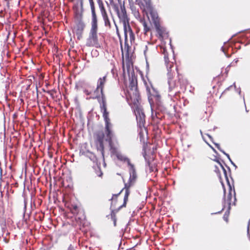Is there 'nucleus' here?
Returning a JSON list of instances; mask_svg holds the SVG:
<instances>
[{
  "mask_svg": "<svg viewBox=\"0 0 250 250\" xmlns=\"http://www.w3.org/2000/svg\"><path fill=\"white\" fill-rule=\"evenodd\" d=\"M153 9L151 11H149L150 13V15L151 17L152 20L154 25H156L158 23H160V19L159 18L158 15L157 13L154 12Z\"/></svg>",
  "mask_w": 250,
  "mask_h": 250,
  "instance_id": "b1692460",
  "label": "nucleus"
},
{
  "mask_svg": "<svg viewBox=\"0 0 250 250\" xmlns=\"http://www.w3.org/2000/svg\"><path fill=\"white\" fill-rule=\"evenodd\" d=\"M160 52L163 53L164 55V59L165 61V62L167 65V67L168 69V75L170 76V72H169V69H171L173 66V62H170L169 61L168 58V52L167 51V48L161 46H160Z\"/></svg>",
  "mask_w": 250,
  "mask_h": 250,
  "instance_id": "dca6fc26",
  "label": "nucleus"
},
{
  "mask_svg": "<svg viewBox=\"0 0 250 250\" xmlns=\"http://www.w3.org/2000/svg\"><path fill=\"white\" fill-rule=\"evenodd\" d=\"M139 5L143 11L146 14L148 11H151L153 9L150 0H140Z\"/></svg>",
  "mask_w": 250,
  "mask_h": 250,
  "instance_id": "2eb2a0df",
  "label": "nucleus"
},
{
  "mask_svg": "<svg viewBox=\"0 0 250 250\" xmlns=\"http://www.w3.org/2000/svg\"><path fill=\"white\" fill-rule=\"evenodd\" d=\"M117 159L122 162H126L129 167V170L130 177L128 181L135 182L137 178V174L135 168L133 164H132L130 160L125 155L122 154L120 152L115 156Z\"/></svg>",
  "mask_w": 250,
  "mask_h": 250,
  "instance_id": "1a4fd4ad",
  "label": "nucleus"
},
{
  "mask_svg": "<svg viewBox=\"0 0 250 250\" xmlns=\"http://www.w3.org/2000/svg\"><path fill=\"white\" fill-rule=\"evenodd\" d=\"M104 134L103 131H98L96 134L95 144L98 150H99L102 155L104 152Z\"/></svg>",
  "mask_w": 250,
  "mask_h": 250,
  "instance_id": "9b49d317",
  "label": "nucleus"
},
{
  "mask_svg": "<svg viewBox=\"0 0 250 250\" xmlns=\"http://www.w3.org/2000/svg\"><path fill=\"white\" fill-rule=\"evenodd\" d=\"M155 28L156 29L157 33L159 35V37L160 38L163 39L166 34V30L165 29L161 26L160 23H158L155 25Z\"/></svg>",
  "mask_w": 250,
  "mask_h": 250,
  "instance_id": "412c9836",
  "label": "nucleus"
},
{
  "mask_svg": "<svg viewBox=\"0 0 250 250\" xmlns=\"http://www.w3.org/2000/svg\"><path fill=\"white\" fill-rule=\"evenodd\" d=\"M100 104V109L103 113V116L105 122V124L111 123L109 117V112L107 111L106 98L103 97V99L98 100Z\"/></svg>",
  "mask_w": 250,
  "mask_h": 250,
  "instance_id": "9d476101",
  "label": "nucleus"
},
{
  "mask_svg": "<svg viewBox=\"0 0 250 250\" xmlns=\"http://www.w3.org/2000/svg\"><path fill=\"white\" fill-rule=\"evenodd\" d=\"M98 1V4L99 5V8L100 9L101 13L102 16L103 18V20L104 21V25L105 26L110 28L111 27L110 21L108 18V16L107 13L106 11V10L104 7V4L101 0H100V1Z\"/></svg>",
  "mask_w": 250,
  "mask_h": 250,
  "instance_id": "f8f14e48",
  "label": "nucleus"
},
{
  "mask_svg": "<svg viewBox=\"0 0 250 250\" xmlns=\"http://www.w3.org/2000/svg\"><path fill=\"white\" fill-rule=\"evenodd\" d=\"M89 1L91 14H92V19H91V28H98V21L95 12L94 2L93 0H88Z\"/></svg>",
  "mask_w": 250,
  "mask_h": 250,
  "instance_id": "ddd939ff",
  "label": "nucleus"
},
{
  "mask_svg": "<svg viewBox=\"0 0 250 250\" xmlns=\"http://www.w3.org/2000/svg\"><path fill=\"white\" fill-rule=\"evenodd\" d=\"M147 164L149 167L150 171H153L155 168V166L151 165L149 161L147 162Z\"/></svg>",
  "mask_w": 250,
  "mask_h": 250,
  "instance_id": "7c9ffc66",
  "label": "nucleus"
},
{
  "mask_svg": "<svg viewBox=\"0 0 250 250\" xmlns=\"http://www.w3.org/2000/svg\"><path fill=\"white\" fill-rule=\"evenodd\" d=\"M121 1V0H118V1Z\"/></svg>",
  "mask_w": 250,
  "mask_h": 250,
  "instance_id": "c03bdc74",
  "label": "nucleus"
},
{
  "mask_svg": "<svg viewBox=\"0 0 250 250\" xmlns=\"http://www.w3.org/2000/svg\"><path fill=\"white\" fill-rule=\"evenodd\" d=\"M121 49H122V52L123 53L124 49L123 48L122 44L121 42Z\"/></svg>",
  "mask_w": 250,
  "mask_h": 250,
  "instance_id": "58836bf2",
  "label": "nucleus"
},
{
  "mask_svg": "<svg viewBox=\"0 0 250 250\" xmlns=\"http://www.w3.org/2000/svg\"><path fill=\"white\" fill-rule=\"evenodd\" d=\"M68 250H74L73 247H72V246L71 245H70L68 248Z\"/></svg>",
  "mask_w": 250,
  "mask_h": 250,
  "instance_id": "72a5a7b5",
  "label": "nucleus"
},
{
  "mask_svg": "<svg viewBox=\"0 0 250 250\" xmlns=\"http://www.w3.org/2000/svg\"><path fill=\"white\" fill-rule=\"evenodd\" d=\"M83 209L78 207L77 205L72 204L71 205L70 208V211L75 216L78 213H79L80 210H82Z\"/></svg>",
  "mask_w": 250,
  "mask_h": 250,
  "instance_id": "393cba45",
  "label": "nucleus"
},
{
  "mask_svg": "<svg viewBox=\"0 0 250 250\" xmlns=\"http://www.w3.org/2000/svg\"><path fill=\"white\" fill-rule=\"evenodd\" d=\"M106 81V75L102 77H100L97 82L96 88L94 90L85 89L84 90V93L93 99L100 100L103 99L104 97L106 98L104 92V89Z\"/></svg>",
  "mask_w": 250,
  "mask_h": 250,
  "instance_id": "7ed1b4c3",
  "label": "nucleus"
},
{
  "mask_svg": "<svg viewBox=\"0 0 250 250\" xmlns=\"http://www.w3.org/2000/svg\"><path fill=\"white\" fill-rule=\"evenodd\" d=\"M84 27V23L81 20H80L74 27L73 30L77 35L80 36L82 34Z\"/></svg>",
  "mask_w": 250,
  "mask_h": 250,
  "instance_id": "aec40b11",
  "label": "nucleus"
},
{
  "mask_svg": "<svg viewBox=\"0 0 250 250\" xmlns=\"http://www.w3.org/2000/svg\"><path fill=\"white\" fill-rule=\"evenodd\" d=\"M118 2L119 5L114 2L110 4L117 13L120 21L123 23V25H125L129 23V19L127 16L124 3L122 4L121 1Z\"/></svg>",
  "mask_w": 250,
  "mask_h": 250,
  "instance_id": "20e7f679",
  "label": "nucleus"
},
{
  "mask_svg": "<svg viewBox=\"0 0 250 250\" xmlns=\"http://www.w3.org/2000/svg\"><path fill=\"white\" fill-rule=\"evenodd\" d=\"M98 28H91L89 36L87 41V44L89 46L100 47L101 44L104 42V37L98 38L97 35Z\"/></svg>",
  "mask_w": 250,
  "mask_h": 250,
  "instance_id": "6e6552de",
  "label": "nucleus"
},
{
  "mask_svg": "<svg viewBox=\"0 0 250 250\" xmlns=\"http://www.w3.org/2000/svg\"><path fill=\"white\" fill-rule=\"evenodd\" d=\"M146 155V151H145L144 154V156L145 157Z\"/></svg>",
  "mask_w": 250,
  "mask_h": 250,
  "instance_id": "a19ab883",
  "label": "nucleus"
},
{
  "mask_svg": "<svg viewBox=\"0 0 250 250\" xmlns=\"http://www.w3.org/2000/svg\"><path fill=\"white\" fill-rule=\"evenodd\" d=\"M232 198V194L231 193V190L229 192L228 195H227V202L228 205L230 206L231 204V199Z\"/></svg>",
  "mask_w": 250,
  "mask_h": 250,
  "instance_id": "c85d7f7f",
  "label": "nucleus"
},
{
  "mask_svg": "<svg viewBox=\"0 0 250 250\" xmlns=\"http://www.w3.org/2000/svg\"><path fill=\"white\" fill-rule=\"evenodd\" d=\"M145 48H146L145 50H144V54H145V55H146V51H147V48H148L147 46H146Z\"/></svg>",
  "mask_w": 250,
  "mask_h": 250,
  "instance_id": "f704fd0d",
  "label": "nucleus"
},
{
  "mask_svg": "<svg viewBox=\"0 0 250 250\" xmlns=\"http://www.w3.org/2000/svg\"><path fill=\"white\" fill-rule=\"evenodd\" d=\"M234 200H236V198H235V196L234 197Z\"/></svg>",
  "mask_w": 250,
  "mask_h": 250,
  "instance_id": "37998d69",
  "label": "nucleus"
},
{
  "mask_svg": "<svg viewBox=\"0 0 250 250\" xmlns=\"http://www.w3.org/2000/svg\"><path fill=\"white\" fill-rule=\"evenodd\" d=\"M93 172L94 173L96 176H98L99 177H102L103 173L101 170V168L100 165H98L97 164H94L93 166Z\"/></svg>",
  "mask_w": 250,
  "mask_h": 250,
  "instance_id": "5701e85b",
  "label": "nucleus"
},
{
  "mask_svg": "<svg viewBox=\"0 0 250 250\" xmlns=\"http://www.w3.org/2000/svg\"><path fill=\"white\" fill-rule=\"evenodd\" d=\"M135 182L128 181L125 184V188L118 194H113L111 199V203L110 208L111 209V217L114 221V226H116V214L123 208L126 207L128 197L130 193V188L134 185Z\"/></svg>",
  "mask_w": 250,
  "mask_h": 250,
  "instance_id": "f257e3e1",
  "label": "nucleus"
},
{
  "mask_svg": "<svg viewBox=\"0 0 250 250\" xmlns=\"http://www.w3.org/2000/svg\"><path fill=\"white\" fill-rule=\"evenodd\" d=\"M223 152L225 155H226L228 156V157L229 158V154H228L226 153L224 151H223Z\"/></svg>",
  "mask_w": 250,
  "mask_h": 250,
  "instance_id": "4c0bfd02",
  "label": "nucleus"
},
{
  "mask_svg": "<svg viewBox=\"0 0 250 250\" xmlns=\"http://www.w3.org/2000/svg\"><path fill=\"white\" fill-rule=\"evenodd\" d=\"M168 83L170 91L176 89L178 87V84H176L175 82L173 81L170 77H169Z\"/></svg>",
  "mask_w": 250,
  "mask_h": 250,
  "instance_id": "bb28decb",
  "label": "nucleus"
},
{
  "mask_svg": "<svg viewBox=\"0 0 250 250\" xmlns=\"http://www.w3.org/2000/svg\"><path fill=\"white\" fill-rule=\"evenodd\" d=\"M218 164H219L220 167H221V168L223 170V172H224V175L225 176V177L226 178H227V171H226V170L225 169V168H224L223 166L219 161H218Z\"/></svg>",
  "mask_w": 250,
  "mask_h": 250,
  "instance_id": "c756f323",
  "label": "nucleus"
},
{
  "mask_svg": "<svg viewBox=\"0 0 250 250\" xmlns=\"http://www.w3.org/2000/svg\"><path fill=\"white\" fill-rule=\"evenodd\" d=\"M125 35V47L124 49L126 50L127 55H129L128 50L130 46L128 42L132 44L135 41L134 34L129 25V23L123 25Z\"/></svg>",
  "mask_w": 250,
  "mask_h": 250,
  "instance_id": "423d86ee",
  "label": "nucleus"
},
{
  "mask_svg": "<svg viewBox=\"0 0 250 250\" xmlns=\"http://www.w3.org/2000/svg\"><path fill=\"white\" fill-rule=\"evenodd\" d=\"M134 14L136 18H140L139 21L143 26L144 33L145 35H147L148 33L150 31V28L149 26L148 25L147 22L146 21L144 18H140V15L138 11H135Z\"/></svg>",
  "mask_w": 250,
  "mask_h": 250,
  "instance_id": "f3484780",
  "label": "nucleus"
},
{
  "mask_svg": "<svg viewBox=\"0 0 250 250\" xmlns=\"http://www.w3.org/2000/svg\"><path fill=\"white\" fill-rule=\"evenodd\" d=\"M129 76V86L126 90H138L137 87V76L135 75L134 72L132 70L131 73V76Z\"/></svg>",
  "mask_w": 250,
  "mask_h": 250,
  "instance_id": "4468645a",
  "label": "nucleus"
},
{
  "mask_svg": "<svg viewBox=\"0 0 250 250\" xmlns=\"http://www.w3.org/2000/svg\"><path fill=\"white\" fill-rule=\"evenodd\" d=\"M76 223H73V225L81 226L85 219V215L83 210H80L79 213L75 216Z\"/></svg>",
  "mask_w": 250,
  "mask_h": 250,
  "instance_id": "6ab92c4d",
  "label": "nucleus"
},
{
  "mask_svg": "<svg viewBox=\"0 0 250 250\" xmlns=\"http://www.w3.org/2000/svg\"><path fill=\"white\" fill-rule=\"evenodd\" d=\"M125 96L128 104L133 109L136 116L145 114L141 105V97L138 90H126Z\"/></svg>",
  "mask_w": 250,
  "mask_h": 250,
  "instance_id": "f03ea898",
  "label": "nucleus"
},
{
  "mask_svg": "<svg viewBox=\"0 0 250 250\" xmlns=\"http://www.w3.org/2000/svg\"><path fill=\"white\" fill-rule=\"evenodd\" d=\"M143 81L146 87L148 99L149 102L151 103V102L153 101V98H155L158 103H160L161 96L158 91L154 88L149 80L147 79V80H146L143 78Z\"/></svg>",
  "mask_w": 250,
  "mask_h": 250,
  "instance_id": "0eeeda50",
  "label": "nucleus"
},
{
  "mask_svg": "<svg viewBox=\"0 0 250 250\" xmlns=\"http://www.w3.org/2000/svg\"><path fill=\"white\" fill-rule=\"evenodd\" d=\"M46 92L48 94H49V95H50L53 98H54V93H56V91L55 90H52L47 91Z\"/></svg>",
  "mask_w": 250,
  "mask_h": 250,
  "instance_id": "2f4dec72",
  "label": "nucleus"
},
{
  "mask_svg": "<svg viewBox=\"0 0 250 250\" xmlns=\"http://www.w3.org/2000/svg\"><path fill=\"white\" fill-rule=\"evenodd\" d=\"M109 145L110 146V150L111 153L113 155L116 156L120 152V151L118 150V149L116 147L113 146L112 142H111V143H109Z\"/></svg>",
  "mask_w": 250,
  "mask_h": 250,
  "instance_id": "cd10ccee",
  "label": "nucleus"
},
{
  "mask_svg": "<svg viewBox=\"0 0 250 250\" xmlns=\"http://www.w3.org/2000/svg\"><path fill=\"white\" fill-rule=\"evenodd\" d=\"M177 92H179V91L175 90V93H176Z\"/></svg>",
  "mask_w": 250,
  "mask_h": 250,
  "instance_id": "79ce46f5",
  "label": "nucleus"
},
{
  "mask_svg": "<svg viewBox=\"0 0 250 250\" xmlns=\"http://www.w3.org/2000/svg\"><path fill=\"white\" fill-rule=\"evenodd\" d=\"M98 1H100V0H98Z\"/></svg>",
  "mask_w": 250,
  "mask_h": 250,
  "instance_id": "a18cd8bd",
  "label": "nucleus"
},
{
  "mask_svg": "<svg viewBox=\"0 0 250 250\" xmlns=\"http://www.w3.org/2000/svg\"><path fill=\"white\" fill-rule=\"evenodd\" d=\"M125 66L126 68L127 72L129 75H130V71L131 67H132L133 64L128 59L126 60L125 63L124 62H123V70L124 74L125 73Z\"/></svg>",
  "mask_w": 250,
  "mask_h": 250,
  "instance_id": "4be33fe9",
  "label": "nucleus"
},
{
  "mask_svg": "<svg viewBox=\"0 0 250 250\" xmlns=\"http://www.w3.org/2000/svg\"><path fill=\"white\" fill-rule=\"evenodd\" d=\"M215 145L217 147V148L218 149L220 150V146H219V144H215Z\"/></svg>",
  "mask_w": 250,
  "mask_h": 250,
  "instance_id": "c9c22d12",
  "label": "nucleus"
},
{
  "mask_svg": "<svg viewBox=\"0 0 250 250\" xmlns=\"http://www.w3.org/2000/svg\"><path fill=\"white\" fill-rule=\"evenodd\" d=\"M109 0L110 1V4H112V3H113V0Z\"/></svg>",
  "mask_w": 250,
  "mask_h": 250,
  "instance_id": "ea45409f",
  "label": "nucleus"
},
{
  "mask_svg": "<svg viewBox=\"0 0 250 250\" xmlns=\"http://www.w3.org/2000/svg\"><path fill=\"white\" fill-rule=\"evenodd\" d=\"M112 126L111 123L105 124V140L109 143H111L112 142V138L114 136V134L112 131Z\"/></svg>",
  "mask_w": 250,
  "mask_h": 250,
  "instance_id": "a211bd4d",
  "label": "nucleus"
},
{
  "mask_svg": "<svg viewBox=\"0 0 250 250\" xmlns=\"http://www.w3.org/2000/svg\"><path fill=\"white\" fill-rule=\"evenodd\" d=\"M86 156L92 161L94 164H97V158L96 155L90 152H88L86 153Z\"/></svg>",
  "mask_w": 250,
  "mask_h": 250,
  "instance_id": "a878e982",
  "label": "nucleus"
},
{
  "mask_svg": "<svg viewBox=\"0 0 250 250\" xmlns=\"http://www.w3.org/2000/svg\"><path fill=\"white\" fill-rule=\"evenodd\" d=\"M228 217H229V215L226 213L224 214V215L223 216V219L226 222H228Z\"/></svg>",
  "mask_w": 250,
  "mask_h": 250,
  "instance_id": "473e14b6",
  "label": "nucleus"
},
{
  "mask_svg": "<svg viewBox=\"0 0 250 250\" xmlns=\"http://www.w3.org/2000/svg\"><path fill=\"white\" fill-rule=\"evenodd\" d=\"M136 118L137 121V125L139 128V136L140 141L144 144L145 146L146 145V144H145V139L147 135V131L145 127L146 116L145 114H142V115L136 116Z\"/></svg>",
  "mask_w": 250,
  "mask_h": 250,
  "instance_id": "39448f33",
  "label": "nucleus"
},
{
  "mask_svg": "<svg viewBox=\"0 0 250 250\" xmlns=\"http://www.w3.org/2000/svg\"><path fill=\"white\" fill-rule=\"evenodd\" d=\"M81 7L83 5V0H79Z\"/></svg>",
  "mask_w": 250,
  "mask_h": 250,
  "instance_id": "e433bc0d",
  "label": "nucleus"
}]
</instances>
